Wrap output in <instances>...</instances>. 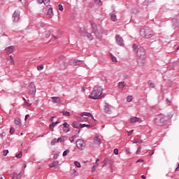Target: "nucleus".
Here are the masks:
<instances>
[{
	"mask_svg": "<svg viewBox=\"0 0 179 179\" xmlns=\"http://www.w3.org/2000/svg\"><path fill=\"white\" fill-rule=\"evenodd\" d=\"M133 48L136 52L137 58H146V49L145 48L138 45L136 43L133 45Z\"/></svg>",
	"mask_w": 179,
	"mask_h": 179,
	"instance_id": "nucleus-1",
	"label": "nucleus"
},
{
	"mask_svg": "<svg viewBox=\"0 0 179 179\" xmlns=\"http://www.w3.org/2000/svg\"><path fill=\"white\" fill-rule=\"evenodd\" d=\"M103 89L101 87H95L91 92L90 99H92L93 100L101 99L103 96H101L103 94Z\"/></svg>",
	"mask_w": 179,
	"mask_h": 179,
	"instance_id": "nucleus-2",
	"label": "nucleus"
},
{
	"mask_svg": "<svg viewBox=\"0 0 179 179\" xmlns=\"http://www.w3.org/2000/svg\"><path fill=\"white\" fill-rule=\"evenodd\" d=\"M140 36L143 38H152L153 37V31L146 27L140 30Z\"/></svg>",
	"mask_w": 179,
	"mask_h": 179,
	"instance_id": "nucleus-3",
	"label": "nucleus"
},
{
	"mask_svg": "<svg viewBox=\"0 0 179 179\" xmlns=\"http://www.w3.org/2000/svg\"><path fill=\"white\" fill-rule=\"evenodd\" d=\"M155 124L158 127L166 125L167 124V117L163 114L157 115L155 117Z\"/></svg>",
	"mask_w": 179,
	"mask_h": 179,
	"instance_id": "nucleus-4",
	"label": "nucleus"
},
{
	"mask_svg": "<svg viewBox=\"0 0 179 179\" xmlns=\"http://www.w3.org/2000/svg\"><path fill=\"white\" fill-rule=\"evenodd\" d=\"M92 29L93 33L95 34L96 38L100 39L102 37V34L101 32H99V29H97V25L93 22H91Z\"/></svg>",
	"mask_w": 179,
	"mask_h": 179,
	"instance_id": "nucleus-5",
	"label": "nucleus"
},
{
	"mask_svg": "<svg viewBox=\"0 0 179 179\" xmlns=\"http://www.w3.org/2000/svg\"><path fill=\"white\" fill-rule=\"evenodd\" d=\"M76 146L80 150H83L86 148V143L82 139H78L76 141Z\"/></svg>",
	"mask_w": 179,
	"mask_h": 179,
	"instance_id": "nucleus-6",
	"label": "nucleus"
},
{
	"mask_svg": "<svg viewBox=\"0 0 179 179\" xmlns=\"http://www.w3.org/2000/svg\"><path fill=\"white\" fill-rule=\"evenodd\" d=\"M20 19V11L15 10L13 14V21L15 23Z\"/></svg>",
	"mask_w": 179,
	"mask_h": 179,
	"instance_id": "nucleus-7",
	"label": "nucleus"
},
{
	"mask_svg": "<svg viewBox=\"0 0 179 179\" xmlns=\"http://www.w3.org/2000/svg\"><path fill=\"white\" fill-rule=\"evenodd\" d=\"M115 41L118 45H120V47H124V39L122 37H121V36L116 35Z\"/></svg>",
	"mask_w": 179,
	"mask_h": 179,
	"instance_id": "nucleus-8",
	"label": "nucleus"
},
{
	"mask_svg": "<svg viewBox=\"0 0 179 179\" xmlns=\"http://www.w3.org/2000/svg\"><path fill=\"white\" fill-rule=\"evenodd\" d=\"M146 58L137 57V65L138 66H143L145 65Z\"/></svg>",
	"mask_w": 179,
	"mask_h": 179,
	"instance_id": "nucleus-9",
	"label": "nucleus"
},
{
	"mask_svg": "<svg viewBox=\"0 0 179 179\" xmlns=\"http://www.w3.org/2000/svg\"><path fill=\"white\" fill-rule=\"evenodd\" d=\"M80 62H82V60H78L76 59H70L69 64V65H74V66H76V65H80Z\"/></svg>",
	"mask_w": 179,
	"mask_h": 179,
	"instance_id": "nucleus-10",
	"label": "nucleus"
},
{
	"mask_svg": "<svg viewBox=\"0 0 179 179\" xmlns=\"http://www.w3.org/2000/svg\"><path fill=\"white\" fill-rule=\"evenodd\" d=\"M70 125L68 124V122L63 123V131L66 134H68L71 131V129L69 128Z\"/></svg>",
	"mask_w": 179,
	"mask_h": 179,
	"instance_id": "nucleus-11",
	"label": "nucleus"
},
{
	"mask_svg": "<svg viewBox=\"0 0 179 179\" xmlns=\"http://www.w3.org/2000/svg\"><path fill=\"white\" fill-rule=\"evenodd\" d=\"M5 50L6 51V55H9V54H12V52L15 51V46H9L6 48Z\"/></svg>",
	"mask_w": 179,
	"mask_h": 179,
	"instance_id": "nucleus-12",
	"label": "nucleus"
},
{
	"mask_svg": "<svg viewBox=\"0 0 179 179\" xmlns=\"http://www.w3.org/2000/svg\"><path fill=\"white\" fill-rule=\"evenodd\" d=\"M81 125L82 124H79V122L74 121L72 123L71 127H73V128H75L76 129H80Z\"/></svg>",
	"mask_w": 179,
	"mask_h": 179,
	"instance_id": "nucleus-13",
	"label": "nucleus"
},
{
	"mask_svg": "<svg viewBox=\"0 0 179 179\" xmlns=\"http://www.w3.org/2000/svg\"><path fill=\"white\" fill-rule=\"evenodd\" d=\"M52 101L56 104H59L61 103V98L59 96H52Z\"/></svg>",
	"mask_w": 179,
	"mask_h": 179,
	"instance_id": "nucleus-14",
	"label": "nucleus"
},
{
	"mask_svg": "<svg viewBox=\"0 0 179 179\" xmlns=\"http://www.w3.org/2000/svg\"><path fill=\"white\" fill-rule=\"evenodd\" d=\"M94 143L95 145H101V139L99 137V136H96L94 138Z\"/></svg>",
	"mask_w": 179,
	"mask_h": 179,
	"instance_id": "nucleus-15",
	"label": "nucleus"
},
{
	"mask_svg": "<svg viewBox=\"0 0 179 179\" xmlns=\"http://www.w3.org/2000/svg\"><path fill=\"white\" fill-rule=\"evenodd\" d=\"M141 118L138 117H130V122L131 124H135V122H139Z\"/></svg>",
	"mask_w": 179,
	"mask_h": 179,
	"instance_id": "nucleus-16",
	"label": "nucleus"
},
{
	"mask_svg": "<svg viewBox=\"0 0 179 179\" xmlns=\"http://www.w3.org/2000/svg\"><path fill=\"white\" fill-rule=\"evenodd\" d=\"M46 16H48V17H50L51 19V17H52L54 16V13L52 11V8H50L48 10V13L46 14Z\"/></svg>",
	"mask_w": 179,
	"mask_h": 179,
	"instance_id": "nucleus-17",
	"label": "nucleus"
},
{
	"mask_svg": "<svg viewBox=\"0 0 179 179\" xmlns=\"http://www.w3.org/2000/svg\"><path fill=\"white\" fill-rule=\"evenodd\" d=\"M103 110L106 114H111V109H110L108 104L106 103Z\"/></svg>",
	"mask_w": 179,
	"mask_h": 179,
	"instance_id": "nucleus-18",
	"label": "nucleus"
},
{
	"mask_svg": "<svg viewBox=\"0 0 179 179\" xmlns=\"http://www.w3.org/2000/svg\"><path fill=\"white\" fill-rule=\"evenodd\" d=\"M172 23H173L172 24L173 29H177L178 27L179 23L177 20H173Z\"/></svg>",
	"mask_w": 179,
	"mask_h": 179,
	"instance_id": "nucleus-19",
	"label": "nucleus"
},
{
	"mask_svg": "<svg viewBox=\"0 0 179 179\" xmlns=\"http://www.w3.org/2000/svg\"><path fill=\"white\" fill-rule=\"evenodd\" d=\"M84 37H87V38H88L90 41H92V40H93V36H92V34L87 32L84 34Z\"/></svg>",
	"mask_w": 179,
	"mask_h": 179,
	"instance_id": "nucleus-20",
	"label": "nucleus"
},
{
	"mask_svg": "<svg viewBox=\"0 0 179 179\" xmlns=\"http://www.w3.org/2000/svg\"><path fill=\"white\" fill-rule=\"evenodd\" d=\"M36 92H37L36 89H29V95L34 97L36 96Z\"/></svg>",
	"mask_w": 179,
	"mask_h": 179,
	"instance_id": "nucleus-21",
	"label": "nucleus"
},
{
	"mask_svg": "<svg viewBox=\"0 0 179 179\" xmlns=\"http://www.w3.org/2000/svg\"><path fill=\"white\" fill-rule=\"evenodd\" d=\"M81 117H83V115H86L87 117H92V118L94 120V117H93V115H92V113H86V112H84L83 113H81Z\"/></svg>",
	"mask_w": 179,
	"mask_h": 179,
	"instance_id": "nucleus-22",
	"label": "nucleus"
},
{
	"mask_svg": "<svg viewBox=\"0 0 179 179\" xmlns=\"http://www.w3.org/2000/svg\"><path fill=\"white\" fill-rule=\"evenodd\" d=\"M8 61H10V65H15V60H13V57H12V55L9 56Z\"/></svg>",
	"mask_w": 179,
	"mask_h": 179,
	"instance_id": "nucleus-23",
	"label": "nucleus"
},
{
	"mask_svg": "<svg viewBox=\"0 0 179 179\" xmlns=\"http://www.w3.org/2000/svg\"><path fill=\"white\" fill-rule=\"evenodd\" d=\"M93 128V126L92 124H81V127H80V129H82V128Z\"/></svg>",
	"mask_w": 179,
	"mask_h": 179,
	"instance_id": "nucleus-24",
	"label": "nucleus"
},
{
	"mask_svg": "<svg viewBox=\"0 0 179 179\" xmlns=\"http://www.w3.org/2000/svg\"><path fill=\"white\" fill-rule=\"evenodd\" d=\"M58 164H59V162L58 161H54L50 166V167L52 168V167H55V166H58Z\"/></svg>",
	"mask_w": 179,
	"mask_h": 179,
	"instance_id": "nucleus-25",
	"label": "nucleus"
},
{
	"mask_svg": "<svg viewBox=\"0 0 179 179\" xmlns=\"http://www.w3.org/2000/svg\"><path fill=\"white\" fill-rule=\"evenodd\" d=\"M148 85V86H150V87H152V89H155V83H152V80H149Z\"/></svg>",
	"mask_w": 179,
	"mask_h": 179,
	"instance_id": "nucleus-26",
	"label": "nucleus"
},
{
	"mask_svg": "<svg viewBox=\"0 0 179 179\" xmlns=\"http://www.w3.org/2000/svg\"><path fill=\"white\" fill-rule=\"evenodd\" d=\"M57 124H55V122H52V124L49 125L50 129H51V131H54V128H55Z\"/></svg>",
	"mask_w": 179,
	"mask_h": 179,
	"instance_id": "nucleus-27",
	"label": "nucleus"
},
{
	"mask_svg": "<svg viewBox=\"0 0 179 179\" xmlns=\"http://www.w3.org/2000/svg\"><path fill=\"white\" fill-rule=\"evenodd\" d=\"M20 121H21L20 118L17 117L15 119L14 122H15V125H20Z\"/></svg>",
	"mask_w": 179,
	"mask_h": 179,
	"instance_id": "nucleus-28",
	"label": "nucleus"
},
{
	"mask_svg": "<svg viewBox=\"0 0 179 179\" xmlns=\"http://www.w3.org/2000/svg\"><path fill=\"white\" fill-rule=\"evenodd\" d=\"M55 143H58V140L57 138H53L50 143V145L52 146H54V145H55Z\"/></svg>",
	"mask_w": 179,
	"mask_h": 179,
	"instance_id": "nucleus-29",
	"label": "nucleus"
},
{
	"mask_svg": "<svg viewBox=\"0 0 179 179\" xmlns=\"http://www.w3.org/2000/svg\"><path fill=\"white\" fill-rule=\"evenodd\" d=\"M94 2L96 5H99V6H101V5H103L101 0H94Z\"/></svg>",
	"mask_w": 179,
	"mask_h": 179,
	"instance_id": "nucleus-30",
	"label": "nucleus"
},
{
	"mask_svg": "<svg viewBox=\"0 0 179 179\" xmlns=\"http://www.w3.org/2000/svg\"><path fill=\"white\" fill-rule=\"evenodd\" d=\"M111 20H113V22H117V15H115V14L111 15Z\"/></svg>",
	"mask_w": 179,
	"mask_h": 179,
	"instance_id": "nucleus-31",
	"label": "nucleus"
},
{
	"mask_svg": "<svg viewBox=\"0 0 179 179\" xmlns=\"http://www.w3.org/2000/svg\"><path fill=\"white\" fill-rule=\"evenodd\" d=\"M74 164L78 169H80V167H82V166L80 165V163L79 162H78V161H75L74 162Z\"/></svg>",
	"mask_w": 179,
	"mask_h": 179,
	"instance_id": "nucleus-32",
	"label": "nucleus"
},
{
	"mask_svg": "<svg viewBox=\"0 0 179 179\" xmlns=\"http://www.w3.org/2000/svg\"><path fill=\"white\" fill-rule=\"evenodd\" d=\"M120 89H124L125 87V85H124V82H120L118 83Z\"/></svg>",
	"mask_w": 179,
	"mask_h": 179,
	"instance_id": "nucleus-33",
	"label": "nucleus"
},
{
	"mask_svg": "<svg viewBox=\"0 0 179 179\" xmlns=\"http://www.w3.org/2000/svg\"><path fill=\"white\" fill-rule=\"evenodd\" d=\"M24 105L27 106V107H31V103H29V102H27V101H26V99L24 98Z\"/></svg>",
	"mask_w": 179,
	"mask_h": 179,
	"instance_id": "nucleus-34",
	"label": "nucleus"
},
{
	"mask_svg": "<svg viewBox=\"0 0 179 179\" xmlns=\"http://www.w3.org/2000/svg\"><path fill=\"white\" fill-rule=\"evenodd\" d=\"M63 113V115H64L65 117H70L71 116V113H69V111H66V112H62Z\"/></svg>",
	"mask_w": 179,
	"mask_h": 179,
	"instance_id": "nucleus-35",
	"label": "nucleus"
},
{
	"mask_svg": "<svg viewBox=\"0 0 179 179\" xmlns=\"http://www.w3.org/2000/svg\"><path fill=\"white\" fill-rule=\"evenodd\" d=\"M76 120H77V121H78L79 122H83V116H82V117L78 116V117H76Z\"/></svg>",
	"mask_w": 179,
	"mask_h": 179,
	"instance_id": "nucleus-36",
	"label": "nucleus"
},
{
	"mask_svg": "<svg viewBox=\"0 0 179 179\" xmlns=\"http://www.w3.org/2000/svg\"><path fill=\"white\" fill-rule=\"evenodd\" d=\"M165 117L167 118V121H169V120H171V118H173V114L169 113Z\"/></svg>",
	"mask_w": 179,
	"mask_h": 179,
	"instance_id": "nucleus-37",
	"label": "nucleus"
},
{
	"mask_svg": "<svg viewBox=\"0 0 179 179\" xmlns=\"http://www.w3.org/2000/svg\"><path fill=\"white\" fill-rule=\"evenodd\" d=\"M110 57H111V59L113 61V62H117V57H115L114 55H110Z\"/></svg>",
	"mask_w": 179,
	"mask_h": 179,
	"instance_id": "nucleus-38",
	"label": "nucleus"
},
{
	"mask_svg": "<svg viewBox=\"0 0 179 179\" xmlns=\"http://www.w3.org/2000/svg\"><path fill=\"white\" fill-rule=\"evenodd\" d=\"M43 3L46 6H50V0H43Z\"/></svg>",
	"mask_w": 179,
	"mask_h": 179,
	"instance_id": "nucleus-39",
	"label": "nucleus"
},
{
	"mask_svg": "<svg viewBox=\"0 0 179 179\" xmlns=\"http://www.w3.org/2000/svg\"><path fill=\"white\" fill-rule=\"evenodd\" d=\"M29 89H36V85H34V83H31L29 84Z\"/></svg>",
	"mask_w": 179,
	"mask_h": 179,
	"instance_id": "nucleus-40",
	"label": "nucleus"
},
{
	"mask_svg": "<svg viewBox=\"0 0 179 179\" xmlns=\"http://www.w3.org/2000/svg\"><path fill=\"white\" fill-rule=\"evenodd\" d=\"M22 151L19 152V154L15 155V157H17V159H21L22 156Z\"/></svg>",
	"mask_w": 179,
	"mask_h": 179,
	"instance_id": "nucleus-41",
	"label": "nucleus"
},
{
	"mask_svg": "<svg viewBox=\"0 0 179 179\" xmlns=\"http://www.w3.org/2000/svg\"><path fill=\"white\" fill-rule=\"evenodd\" d=\"M37 69L38 71H43V69H44V66H43V64H41L37 66Z\"/></svg>",
	"mask_w": 179,
	"mask_h": 179,
	"instance_id": "nucleus-42",
	"label": "nucleus"
},
{
	"mask_svg": "<svg viewBox=\"0 0 179 179\" xmlns=\"http://www.w3.org/2000/svg\"><path fill=\"white\" fill-rule=\"evenodd\" d=\"M132 99H134V98L132 97V96H128L127 97V101H128V102L129 103V102L132 101Z\"/></svg>",
	"mask_w": 179,
	"mask_h": 179,
	"instance_id": "nucleus-43",
	"label": "nucleus"
},
{
	"mask_svg": "<svg viewBox=\"0 0 179 179\" xmlns=\"http://www.w3.org/2000/svg\"><path fill=\"white\" fill-rule=\"evenodd\" d=\"M69 152H71V150H69V149L66 150L63 152V156H66L68 155V153H69Z\"/></svg>",
	"mask_w": 179,
	"mask_h": 179,
	"instance_id": "nucleus-44",
	"label": "nucleus"
},
{
	"mask_svg": "<svg viewBox=\"0 0 179 179\" xmlns=\"http://www.w3.org/2000/svg\"><path fill=\"white\" fill-rule=\"evenodd\" d=\"M10 134L11 135H13V134H15V128L13 127H11L10 129Z\"/></svg>",
	"mask_w": 179,
	"mask_h": 179,
	"instance_id": "nucleus-45",
	"label": "nucleus"
},
{
	"mask_svg": "<svg viewBox=\"0 0 179 179\" xmlns=\"http://www.w3.org/2000/svg\"><path fill=\"white\" fill-rule=\"evenodd\" d=\"M45 37L46 38H49V37L51 36V32L50 31H48L46 34H45Z\"/></svg>",
	"mask_w": 179,
	"mask_h": 179,
	"instance_id": "nucleus-46",
	"label": "nucleus"
},
{
	"mask_svg": "<svg viewBox=\"0 0 179 179\" xmlns=\"http://www.w3.org/2000/svg\"><path fill=\"white\" fill-rule=\"evenodd\" d=\"M63 65H64L63 69H66V68H68V63L64 62Z\"/></svg>",
	"mask_w": 179,
	"mask_h": 179,
	"instance_id": "nucleus-47",
	"label": "nucleus"
},
{
	"mask_svg": "<svg viewBox=\"0 0 179 179\" xmlns=\"http://www.w3.org/2000/svg\"><path fill=\"white\" fill-rule=\"evenodd\" d=\"M3 156H6V155L9 153V150H3Z\"/></svg>",
	"mask_w": 179,
	"mask_h": 179,
	"instance_id": "nucleus-48",
	"label": "nucleus"
},
{
	"mask_svg": "<svg viewBox=\"0 0 179 179\" xmlns=\"http://www.w3.org/2000/svg\"><path fill=\"white\" fill-rule=\"evenodd\" d=\"M103 163V165L102 166V167H105V166H107V159L106 158L104 159Z\"/></svg>",
	"mask_w": 179,
	"mask_h": 179,
	"instance_id": "nucleus-49",
	"label": "nucleus"
},
{
	"mask_svg": "<svg viewBox=\"0 0 179 179\" xmlns=\"http://www.w3.org/2000/svg\"><path fill=\"white\" fill-rule=\"evenodd\" d=\"M141 150H142V148L141 146L138 147V148L136 150V155H138V153H141Z\"/></svg>",
	"mask_w": 179,
	"mask_h": 179,
	"instance_id": "nucleus-50",
	"label": "nucleus"
},
{
	"mask_svg": "<svg viewBox=\"0 0 179 179\" xmlns=\"http://www.w3.org/2000/svg\"><path fill=\"white\" fill-rule=\"evenodd\" d=\"M99 166V164H96L95 165L93 166L92 167V171H96V167Z\"/></svg>",
	"mask_w": 179,
	"mask_h": 179,
	"instance_id": "nucleus-51",
	"label": "nucleus"
},
{
	"mask_svg": "<svg viewBox=\"0 0 179 179\" xmlns=\"http://www.w3.org/2000/svg\"><path fill=\"white\" fill-rule=\"evenodd\" d=\"M59 10H64V7L62 6V4H59Z\"/></svg>",
	"mask_w": 179,
	"mask_h": 179,
	"instance_id": "nucleus-52",
	"label": "nucleus"
},
{
	"mask_svg": "<svg viewBox=\"0 0 179 179\" xmlns=\"http://www.w3.org/2000/svg\"><path fill=\"white\" fill-rule=\"evenodd\" d=\"M89 121V118L87 117H83V122H87Z\"/></svg>",
	"mask_w": 179,
	"mask_h": 179,
	"instance_id": "nucleus-53",
	"label": "nucleus"
},
{
	"mask_svg": "<svg viewBox=\"0 0 179 179\" xmlns=\"http://www.w3.org/2000/svg\"><path fill=\"white\" fill-rule=\"evenodd\" d=\"M59 156V155L58 154H55L54 156H53V159L55 160L57 159H58V157Z\"/></svg>",
	"mask_w": 179,
	"mask_h": 179,
	"instance_id": "nucleus-54",
	"label": "nucleus"
},
{
	"mask_svg": "<svg viewBox=\"0 0 179 179\" xmlns=\"http://www.w3.org/2000/svg\"><path fill=\"white\" fill-rule=\"evenodd\" d=\"M69 140L70 141V142H71V143L75 141L73 136L69 137Z\"/></svg>",
	"mask_w": 179,
	"mask_h": 179,
	"instance_id": "nucleus-55",
	"label": "nucleus"
},
{
	"mask_svg": "<svg viewBox=\"0 0 179 179\" xmlns=\"http://www.w3.org/2000/svg\"><path fill=\"white\" fill-rule=\"evenodd\" d=\"M126 153H127V155H129V153H131V150L129 148H127Z\"/></svg>",
	"mask_w": 179,
	"mask_h": 179,
	"instance_id": "nucleus-56",
	"label": "nucleus"
},
{
	"mask_svg": "<svg viewBox=\"0 0 179 179\" xmlns=\"http://www.w3.org/2000/svg\"><path fill=\"white\" fill-rule=\"evenodd\" d=\"M133 132H134V130H131L130 131H128V136H131Z\"/></svg>",
	"mask_w": 179,
	"mask_h": 179,
	"instance_id": "nucleus-57",
	"label": "nucleus"
},
{
	"mask_svg": "<svg viewBox=\"0 0 179 179\" xmlns=\"http://www.w3.org/2000/svg\"><path fill=\"white\" fill-rule=\"evenodd\" d=\"M114 153H115L116 155H118V149H117V148L114 149Z\"/></svg>",
	"mask_w": 179,
	"mask_h": 179,
	"instance_id": "nucleus-58",
	"label": "nucleus"
},
{
	"mask_svg": "<svg viewBox=\"0 0 179 179\" xmlns=\"http://www.w3.org/2000/svg\"><path fill=\"white\" fill-rule=\"evenodd\" d=\"M133 143H139V139H134Z\"/></svg>",
	"mask_w": 179,
	"mask_h": 179,
	"instance_id": "nucleus-59",
	"label": "nucleus"
},
{
	"mask_svg": "<svg viewBox=\"0 0 179 179\" xmlns=\"http://www.w3.org/2000/svg\"><path fill=\"white\" fill-rule=\"evenodd\" d=\"M168 106H170L171 104V101L169 100V99H166Z\"/></svg>",
	"mask_w": 179,
	"mask_h": 179,
	"instance_id": "nucleus-60",
	"label": "nucleus"
},
{
	"mask_svg": "<svg viewBox=\"0 0 179 179\" xmlns=\"http://www.w3.org/2000/svg\"><path fill=\"white\" fill-rule=\"evenodd\" d=\"M73 176H78V171L74 170L73 172Z\"/></svg>",
	"mask_w": 179,
	"mask_h": 179,
	"instance_id": "nucleus-61",
	"label": "nucleus"
},
{
	"mask_svg": "<svg viewBox=\"0 0 179 179\" xmlns=\"http://www.w3.org/2000/svg\"><path fill=\"white\" fill-rule=\"evenodd\" d=\"M38 3H43L44 0H37Z\"/></svg>",
	"mask_w": 179,
	"mask_h": 179,
	"instance_id": "nucleus-62",
	"label": "nucleus"
},
{
	"mask_svg": "<svg viewBox=\"0 0 179 179\" xmlns=\"http://www.w3.org/2000/svg\"><path fill=\"white\" fill-rule=\"evenodd\" d=\"M58 142H62V138L59 137L57 138V143Z\"/></svg>",
	"mask_w": 179,
	"mask_h": 179,
	"instance_id": "nucleus-63",
	"label": "nucleus"
},
{
	"mask_svg": "<svg viewBox=\"0 0 179 179\" xmlns=\"http://www.w3.org/2000/svg\"><path fill=\"white\" fill-rule=\"evenodd\" d=\"M55 118V116H52L51 118H50V122H52V121H54V119Z\"/></svg>",
	"mask_w": 179,
	"mask_h": 179,
	"instance_id": "nucleus-64",
	"label": "nucleus"
}]
</instances>
